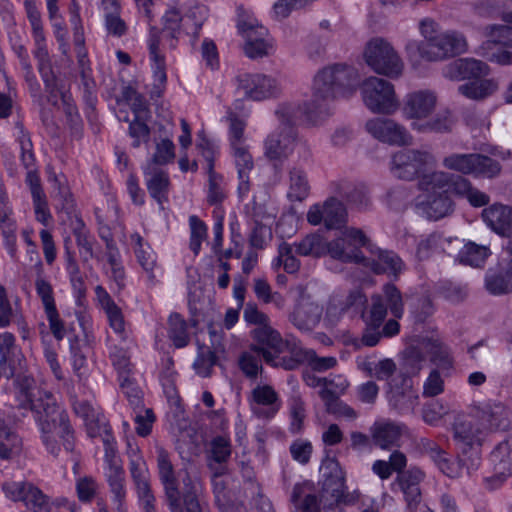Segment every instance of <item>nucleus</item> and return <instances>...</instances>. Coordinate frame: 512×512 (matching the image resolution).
I'll return each instance as SVG.
<instances>
[{
    "instance_id": "1",
    "label": "nucleus",
    "mask_w": 512,
    "mask_h": 512,
    "mask_svg": "<svg viewBox=\"0 0 512 512\" xmlns=\"http://www.w3.org/2000/svg\"><path fill=\"white\" fill-rule=\"evenodd\" d=\"M33 383L32 378H25L24 383L21 384L23 400L19 403V407L35 412L36 421L42 434V441L49 453L54 456L59 455L60 446L57 437L61 439L67 452H73L75 448L74 430L66 410L58 405L53 395L48 392H44L36 402H33L30 392Z\"/></svg>"
},
{
    "instance_id": "2",
    "label": "nucleus",
    "mask_w": 512,
    "mask_h": 512,
    "mask_svg": "<svg viewBox=\"0 0 512 512\" xmlns=\"http://www.w3.org/2000/svg\"><path fill=\"white\" fill-rule=\"evenodd\" d=\"M358 86L357 70L346 63H334L314 76L312 99L305 103L307 119L316 124L332 113L331 103L338 97L352 95Z\"/></svg>"
},
{
    "instance_id": "3",
    "label": "nucleus",
    "mask_w": 512,
    "mask_h": 512,
    "mask_svg": "<svg viewBox=\"0 0 512 512\" xmlns=\"http://www.w3.org/2000/svg\"><path fill=\"white\" fill-rule=\"evenodd\" d=\"M157 468L165 497L171 512H203L198 498V485L186 474L182 479V492L179 490L178 479L175 474L169 453L162 447L156 449Z\"/></svg>"
},
{
    "instance_id": "4",
    "label": "nucleus",
    "mask_w": 512,
    "mask_h": 512,
    "mask_svg": "<svg viewBox=\"0 0 512 512\" xmlns=\"http://www.w3.org/2000/svg\"><path fill=\"white\" fill-rule=\"evenodd\" d=\"M253 339L257 342L251 346V350L262 355L264 361L273 366L285 370L297 369L305 360L303 350L283 340L280 333L270 324L262 325L252 331Z\"/></svg>"
},
{
    "instance_id": "5",
    "label": "nucleus",
    "mask_w": 512,
    "mask_h": 512,
    "mask_svg": "<svg viewBox=\"0 0 512 512\" xmlns=\"http://www.w3.org/2000/svg\"><path fill=\"white\" fill-rule=\"evenodd\" d=\"M451 429L458 450V466L471 474L480 465V448L486 433L472 411L469 414H457Z\"/></svg>"
},
{
    "instance_id": "6",
    "label": "nucleus",
    "mask_w": 512,
    "mask_h": 512,
    "mask_svg": "<svg viewBox=\"0 0 512 512\" xmlns=\"http://www.w3.org/2000/svg\"><path fill=\"white\" fill-rule=\"evenodd\" d=\"M280 125L267 135L263 143L264 156L273 165L274 169L281 171L284 162L292 154L297 132L293 127L294 112L290 105H282L275 112Z\"/></svg>"
},
{
    "instance_id": "7",
    "label": "nucleus",
    "mask_w": 512,
    "mask_h": 512,
    "mask_svg": "<svg viewBox=\"0 0 512 512\" xmlns=\"http://www.w3.org/2000/svg\"><path fill=\"white\" fill-rule=\"evenodd\" d=\"M320 503L323 509H332L340 504L352 505L359 497L357 491L347 492L345 472L334 457H326L321 464Z\"/></svg>"
},
{
    "instance_id": "8",
    "label": "nucleus",
    "mask_w": 512,
    "mask_h": 512,
    "mask_svg": "<svg viewBox=\"0 0 512 512\" xmlns=\"http://www.w3.org/2000/svg\"><path fill=\"white\" fill-rule=\"evenodd\" d=\"M433 30V22L424 20L421 22V32L426 41L420 44L411 42L408 49L416 48L420 56L429 61H439L464 53L467 49L465 37L458 32L450 31L435 36H429L428 30Z\"/></svg>"
},
{
    "instance_id": "9",
    "label": "nucleus",
    "mask_w": 512,
    "mask_h": 512,
    "mask_svg": "<svg viewBox=\"0 0 512 512\" xmlns=\"http://www.w3.org/2000/svg\"><path fill=\"white\" fill-rule=\"evenodd\" d=\"M391 172L401 180L418 181L430 175L429 169L437 164L435 155L428 149L407 148L395 152L391 157Z\"/></svg>"
},
{
    "instance_id": "10",
    "label": "nucleus",
    "mask_w": 512,
    "mask_h": 512,
    "mask_svg": "<svg viewBox=\"0 0 512 512\" xmlns=\"http://www.w3.org/2000/svg\"><path fill=\"white\" fill-rule=\"evenodd\" d=\"M364 58L367 65L377 74L398 78L404 64L392 45L383 38L371 39L365 48Z\"/></svg>"
},
{
    "instance_id": "11",
    "label": "nucleus",
    "mask_w": 512,
    "mask_h": 512,
    "mask_svg": "<svg viewBox=\"0 0 512 512\" xmlns=\"http://www.w3.org/2000/svg\"><path fill=\"white\" fill-rule=\"evenodd\" d=\"M364 104L373 113L392 114L399 108L393 84L375 76L365 79L361 85Z\"/></svg>"
},
{
    "instance_id": "12",
    "label": "nucleus",
    "mask_w": 512,
    "mask_h": 512,
    "mask_svg": "<svg viewBox=\"0 0 512 512\" xmlns=\"http://www.w3.org/2000/svg\"><path fill=\"white\" fill-rule=\"evenodd\" d=\"M180 33L181 29L160 31L156 26H151L149 29L148 49L150 59L153 63V77L155 81L154 88L150 93L151 98L161 97L162 90L167 80L165 56L161 54L159 49L160 34H163V37L168 42L170 49H175L178 44Z\"/></svg>"
},
{
    "instance_id": "13",
    "label": "nucleus",
    "mask_w": 512,
    "mask_h": 512,
    "mask_svg": "<svg viewBox=\"0 0 512 512\" xmlns=\"http://www.w3.org/2000/svg\"><path fill=\"white\" fill-rule=\"evenodd\" d=\"M427 175L417 183L421 193L415 198V208L424 217L431 221H438L450 216L455 210V203L448 190L444 188H424L422 182Z\"/></svg>"
},
{
    "instance_id": "14",
    "label": "nucleus",
    "mask_w": 512,
    "mask_h": 512,
    "mask_svg": "<svg viewBox=\"0 0 512 512\" xmlns=\"http://www.w3.org/2000/svg\"><path fill=\"white\" fill-rule=\"evenodd\" d=\"M368 244V238L362 230L357 228H346L341 237L330 242L326 240L327 248L325 255H330L333 259L344 263L359 264L363 261V253L360 247Z\"/></svg>"
},
{
    "instance_id": "15",
    "label": "nucleus",
    "mask_w": 512,
    "mask_h": 512,
    "mask_svg": "<svg viewBox=\"0 0 512 512\" xmlns=\"http://www.w3.org/2000/svg\"><path fill=\"white\" fill-rule=\"evenodd\" d=\"M5 497L13 502H22L32 512H50L49 497L28 481L7 480L1 484Z\"/></svg>"
},
{
    "instance_id": "16",
    "label": "nucleus",
    "mask_w": 512,
    "mask_h": 512,
    "mask_svg": "<svg viewBox=\"0 0 512 512\" xmlns=\"http://www.w3.org/2000/svg\"><path fill=\"white\" fill-rule=\"evenodd\" d=\"M388 307L395 318L402 317L404 305L401 292L390 283L383 286V295H372L369 312L367 316L363 314L366 324L381 327L386 318Z\"/></svg>"
},
{
    "instance_id": "17",
    "label": "nucleus",
    "mask_w": 512,
    "mask_h": 512,
    "mask_svg": "<svg viewBox=\"0 0 512 512\" xmlns=\"http://www.w3.org/2000/svg\"><path fill=\"white\" fill-rule=\"evenodd\" d=\"M366 130L375 139L392 145L408 146L412 144L413 137L401 124L390 118L376 117L366 122Z\"/></svg>"
},
{
    "instance_id": "18",
    "label": "nucleus",
    "mask_w": 512,
    "mask_h": 512,
    "mask_svg": "<svg viewBox=\"0 0 512 512\" xmlns=\"http://www.w3.org/2000/svg\"><path fill=\"white\" fill-rule=\"evenodd\" d=\"M129 472L143 511L156 512L149 470L144 458L136 452L131 455Z\"/></svg>"
},
{
    "instance_id": "19",
    "label": "nucleus",
    "mask_w": 512,
    "mask_h": 512,
    "mask_svg": "<svg viewBox=\"0 0 512 512\" xmlns=\"http://www.w3.org/2000/svg\"><path fill=\"white\" fill-rule=\"evenodd\" d=\"M307 221L314 226L323 222L328 229H339L347 221V211L341 201L330 197L323 204H314L309 208Z\"/></svg>"
},
{
    "instance_id": "20",
    "label": "nucleus",
    "mask_w": 512,
    "mask_h": 512,
    "mask_svg": "<svg viewBox=\"0 0 512 512\" xmlns=\"http://www.w3.org/2000/svg\"><path fill=\"white\" fill-rule=\"evenodd\" d=\"M237 89L245 98L260 101L279 93L276 79L264 74L243 73L236 77Z\"/></svg>"
},
{
    "instance_id": "21",
    "label": "nucleus",
    "mask_w": 512,
    "mask_h": 512,
    "mask_svg": "<svg viewBox=\"0 0 512 512\" xmlns=\"http://www.w3.org/2000/svg\"><path fill=\"white\" fill-rule=\"evenodd\" d=\"M365 247L369 249L371 256L363 255V261H360L359 265L370 269L375 274L397 276L402 272L404 263L395 252L380 249L372 245L369 240Z\"/></svg>"
},
{
    "instance_id": "22",
    "label": "nucleus",
    "mask_w": 512,
    "mask_h": 512,
    "mask_svg": "<svg viewBox=\"0 0 512 512\" xmlns=\"http://www.w3.org/2000/svg\"><path fill=\"white\" fill-rule=\"evenodd\" d=\"M248 401L252 413L260 419H272L282 405L278 393L268 384L253 388Z\"/></svg>"
},
{
    "instance_id": "23",
    "label": "nucleus",
    "mask_w": 512,
    "mask_h": 512,
    "mask_svg": "<svg viewBox=\"0 0 512 512\" xmlns=\"http://www.w3.org/2000/svg\"><path fill=\"white\" fill-rule=\"evenodd\" d=\"M471 410L485 433L505 430L510 424L509 411L507 407L500 402L480 404L474 406Z\"/></svg>"
},
{
    "instance_id": "24",
    "label": "nucleus",
    "mask_w": 512,
    "mask_h": 512,
    "mask_svg": "<svg viewBox=\"0 0 512 512\" xmlns=\"http://www.w3.org/2000/svg\"><path fill=\"white\" fill-rule=\"evenodd\" d=\"M436 103L437 97L432 91H414L406 95L402 112L407 119L419 122L433 113Z\"/></svg>"
},
{
    "instance_id": "25",
    "label": "nucleus",
    "mask_w": 512,
    "mask_h": 512,
    "mask_svg": "<svg viewBox=\"0 0 512 512\" xmlns=\"http://www.w3.org/2000/svg\"><path fill=\"white\" fill-rule=\"evenodd\" d=\"M422 186L424 188H444L448 191L451 189L453 194L466 199L473 187L467 178L441 170H434L430 175H427L422 182Z\"/></svg>"
},
{
    "instance_id": "26",
    "label": "nucleus",
    "mask_w": 512,
    "mask_h": 512,
    "mask_svg": "<svg viewBox=\"0 0 512 512\" xmlns=\"http://www.w3.org/2000/svg\"><path fill=\"white\" fill-rule=\"evenodd\" d=\"M481 217L484 223L501 237L512 236V207L494 203L483 209Z\"/></svg>"
},
{
    "instance_id": "27",
    "label": "nucleus",
    "mask_w": 512,
    "mask_h": 512,
    "mask_svg": "<svg viewBox=\"0 0 512 512\" xmlns=\"http://www.w3.org/2000/svg\"><path fill=\"white\" fill-rule=\"evenodd\" d=\"M485 288L492 295H505L512 292V258L503 259L485 275Z\"/></svg>"
},
{
    "instance_id": "28",
    "label": "nucleus",
    "mask_w": 512,
    "mask_h": 512,
    "mask_svg": "<svg viewBox=\"0 0 512 512\" xmlns=\"http://www.w3.org/2000/svg\"><path fill=\"white\" fill-rule=\"evenodd\" d=\"M489 66L474 58H460L448 64L444 74L451 80L479 79L489 74Z\"/></svg>"
},
{
    "instance_id": "29",
    "label": "nucleus",
    "mask_w": 512,
    "mask_h": 512,
    "mask_svg": "<svg viewBox=\"0 0 512 512\" xmlns=\"http://www.w3.org/2000/svg\"><path fill=\"white\" fill-rule=\"evenodd\" d=\"M424 472L417 468L411 467L404 473L397 475L395 484H398L404 494L407 507L411 511L417 509L421 501L420 483L424 480Z\"/></svg>"
},
{
    "instance_id": "30",
    "label": "nucleus",
    "mask_w": 512,
    "mask_h": 512,
    "mask_svg": "<svg viewBox=\"0 0 512 512\" xmlns=\"http://www.w3.org/2000/svg\"><path fill=\"white\" fill-rule=\"evenodd\" d=\"M406 429V426L402 423L376 422L371 428L372 440L377 447L389 450L400 445L401 437Z\"/></svg>"
},
{
    "instance_id": "31",
    "label": "nucleus",
    "mask_w": 512,
    "mask_h": 512,
    "mask_svg": "<svg viewBox=\"0 0 512 512\" xmlns=\"http://www.w3.org/2000/svg\"><path fill=\"white\" fill-rule=\"evenodd\" d=\"M322 309L308 298L301 297L290 315L292 324L301 331H311L319 323Z\"/></svg>"
},
{
    "instance_id": "32",
    "label": "nucleus",
    "mask_w": 512,
    "mask_h": 512,
    "mask_svg": "<svg viewBox=\"0 0 512 512\" xmlns=\"http://www.w3.org/2000/svg\"><path fill=\"white\" fill-rule=\"evenodd\" d=\"M37 68L45 85L47 101L54 106L58 105L60 99L63 101V103H66L67 95L58 85L50 57L45 58V54H43V52L39 53Z\"/></svg>"
},
{
    "instance_id": "33",
    "label": "nucleus",
    "mask_w": 512,
    "mask_h": 512,
    "mask_svg": "<svg viewBox=\"0 0 512 512\" xmlns=\"http://www.w3.org/2000/svg\"><path fill=\"white\" fill-rule=\"evenodd\" d=\"M491 461L494 475L489 481L502 483L512 475V442L506 440L499 443L491 452Z\"/></svg>"
},
{
    "instance_id": "34",
    "label": "nucleus",
    "mask_w": 512,
    "mask_h": 512,
    "mask_svg": "<svg viewBox=\"0 0 512 512\" xmlns=\"http://www.w3.org/2000/svg\"><path fill=\"white\" fill-rule=\"evenodd\" d=\"M96 292L101 306L107 315L110 327L122 340H126L128 334L125 329V320L120 307L101 286L96 287Z\"/></svg>"
},
{
    "instance_id": "35",
    "label": "nucleus",
    "mask_w": 512,
    "mask_h": 512,
    "mask_svg": "<svg viewBox=\"0 0 512 512\" xmlns=\"http://www.w3.org/2000/svg\"><path fill=\"white\" fill-rule=\"evenodd\" d=\"M454 243L457 246L461 245V241L458 238H445L442 234L434 232L428 235L425 239L419 241L416 256L421 261L426 260L434 253L447 251L446 245Z\"/></svg>"
},
{
    "instance_id": "36",
    "label": "nucleus",
    "mask_w": 512,
    "mask_h": 512,
    "mask_svg": "<svg viewBox=\"0 0 512 512\" xmlns=\"http://www.w3.org/2000/svg\"><path fill=\"white\" fill-rule=\"evenodd\" d=\"M21 439L7 424L5 413L0 409V458L10 459L21 449Z\"/></svg>"
},
{
    "instance_id": "37",
    "label": "nucleus",
    "mask_w": 512,
    "mask_h": 512,
    "mask_svg": "<svg viewBox=\"0 0 512 512\" xmlns=\"http://www.w3.org/2000/svg\"><path fill=\"white\" fill-rule=\"evenodd\" d=\"M420 344L424 351L430 355V360L439 368L449 369L452 367L453 360L450 349L438 338H422Z\"/></svg>"
},
{
    "instance_id": "38",
    "label": "nucleus",
    "mask_w": 512,
    "mask_h": 512,
    "mask_svg": "<svg viewBox=\"0 0 512 512\" xmlns=\"http://www.w3.org/2000/svg\"><path fill=\"white\" fill-rule=\"evenodd\" d=\"M5 358V360H3L2 357L0 358V369L2 376L6 377L7 379L17 377L16 383L19 387L18 400L20 403L21 400H23V396L21 395V384L24 383L25 378H29L28 376H21L25 370V359L19 350L6 355Z\"/></svg>"
},
{
    "instance_id": "39",
    "label": "nucleus",
    "mask_w": 512,
    "mask_h": 512,
    "mask_svg": "<svg viewBox=\"0 0 512 512\" xmlns=\"http://www.w3.org/2000/svg\"><path fill=\"white\" fill-rule=\"evenodd\" d=\"M73 409L76 415L83 419L90 437L98 436L102 430L107 432V425L101 422L98 413L88 401H75Z\"/></svg>"
},
{
    "instance_id": "40",
    "label": "nucleus",
    "mask_w": 512,
    "mask_h": 512,
    "mask_svg": "<svg viewBox=\"0 0 512 512\" xmlns=\"http://www.w3.org/2000/svg\"><path fill=\"white\" fill-rule=\"evenodd\" d=\"M418 395L411 388H392L388 394L390 406L402 415L412 414L418 405Z\"/></svg>"
},
{
    "instance_id": "41",
    "label": "nucleus",
    "mask_w": 512,
    "mask_h": 512,
    "mask_svg": "<svg viewBox=\"0 0 512 512\" xmlns=\"http://www.w3.org/2000/svg\"><path fill=\"white\" fill-rule=\"evenodd\" d=\"M292 246L297 255L313 258L325 256V249L327 248L326 239L318 232L307 234Z\"/></svg>"
},
{
    "instance_id": "42",
    "label": "nucleus",
    "mask_w": 512,
    "mask_h": 512,
    "mask_svg": "<svg viewBox=\"0 0 512 512\" xmlns=\"http://www.w3.org/2000/svg\"><path fill=\"white\" fill-rule=\"evenodd\" d=\"M319 396L324 402L326 412L336 417L354 419L357 416L355 410L340 400L339 396L330 388H323Z\"/></svg>"
},
{
    "instance_id": "43",
    "label": "nucleus",
    "mask_w": 512,
    "mask_h": 512,
    "mask_svg": "<svg viewBox=\"0 0 512 512\" xmlns=\"http://www.w3.org/2000/svg\"><path fill=\"white\" fill-rule=\"evenodd\" d=\"M105 475L110 492L113 495V501L116 503L117 509L121 511L126 497L125 471L122 466L112 464Z\"/></svg>"
},
{
    "instance_id": "44",
    "label": "nucleus",
    "mask_w": 512,
    "mask_h": 512,
    "mask_svg": "<svg viewBox=\"0 0 512 512\" xmlns=\"http://www.w3.org/2000/svg\"><path fill=\"white\" fill-rule=\"evenodd\" d=\"M146 185L150 196L155 199L161 209H163L164 202L168 200L170 186V180L167 172L163 170H155L151 172Z\"/></svg>"
},
{
    "instance_id": "45",
    "label": "nucleus",
    "mask_w": 512,
    "mask_h": 512,
    "mask_svg": "<svg viewBox=\"0 0 512 512\" xmlns=\"http://www.w3.org/2000/svg\"><path fill=\"white\" fill-rule=\"evenodd\" d=\"M310 185L306 172L300 167H293L289 171L288 198L291 201H303L309 195Z\"/></svg>"
},
{
    "instance_id": "46",
    "label": "nucleus",
    "mask_w": 512,
    "mask_h": 512,
    "mask_svg": "<svg viewBox=\"0 0 512 512\" xmlns=\"http://www.w3.org/2000/svg\"><path fill=\"white\" fill-rule=\"evenodd\" d=\"M339 187V193L357 210L366 211L371 207L372 203L369 191L364 185H349L344 183L339 185Z\"/></svg>"
},
{
    "instance_id": "47",
    "label": "nucleus",
    "mask_w": 512,
    "mask_h": 512,
    "mask_svg": "<svg viewBox=\"0 0 512 512\" xmlns=\"http://www.w3.org/2000/svg\"><path fill=\"white\" fill-rule=\"evenodd\" d=\"M498 89V84L493 79H482L462 84L458 92L472 100H483L492 95Z\"/></svg>"
},
{
    "instance_id": "48",
    "label": "nucleus",
    "mask_w": 512,
    "mask_h": 512,
    "mask_svg": "<svg viewBox=\"0 0 512 512\" xmlns=\"http://www.w3.org/2000/svg\"><path fill=\"white\" fill-rule=\"evenodd\" d=\"M454 121L449 111L437 113L432 119L425 122H413L412 128L421 133L435 132L448 133L452 130Z\"/></svg>"
},
{
    "instance_id": "49",
    "label": "nucleus",
    "mask_w": 512,
    "mask_h": 512,
    "mask_svg": "<svg viewBox=\"0 0 512 512\" xmlns=\"http://www.w3.org/2000/svg\"><path fill=\"white\" fill-rule=\"evenodd\" d=\"M487 41L481 46V50L489 48L491 44H499L504 47L512 48V26L492 24L483 29Z\"/></svg>"
},
{
    "instance_id": "50",
    "label": "nucleus",
    "mask_w": 512,
    "mask_h": 512,
    "mask_svg": "<svg viewBox=\"0 0 512 512\" xmlns=\"http://www.w3.org/2000/svg\"><path fill=\"white\" fill-rule=\"evenodd\" d=\"M168 336L176 348H184L189 343L190 338L187 323L178 313H172L169 316Z\"/></svg>"
},
{
    "instance_id": "51",
    "label": "nucleus",
    "mask_w": 512,
    "mask_h": 512,
    "mask_svg": "<svg viewBox=\"0 0 512 512\" xmlns=\"http://www.w3.org/2000/svg\"><path fill=\"white\" fill-rule=\"evenodd\" d=\"M105 14V26L107 31L117 37L126 33L127 26L118 15V0H103Z\"/></svg>"
},
{
    "instance_id": "52",
    "label": "nucleus",
    "mask_w": 512,
    "mask_h": 512,
    "mask_svg": "<svg viewBox=\"0 0 512 512\" xmlns=\"http://www.w3.org/2000/svg\"><path fill=\"white\" fill-rule=\"evenodd\" d=\"M48 180L53 184L54 197L60 202L61 209L70 212L74 207V200L65 176L49 172Z\"/></svg>"
},
{
    "instance_id": "53",
    "label": "nucleus",
    "mask_w": 512,
    "mask_h": 512,
    "mask_svg": "<svg viewBox=\"0 0 512 512\" xmlns=\"http://www.w3.org/2000/svg\"><path fill=\"white\" fill-rule=\"evenodd\" d=\"M235 163L238 170V176L241 180L239 189H248V172L253 168V159L248 149L244 145L232 147Z\"/></svg>"
},
{
    "instance_id": "54",
    "label": "nucleus",
    "mask_w": 512,
    "mask_h": 512,
    "mask_svg": "<svg viewBox=\"0 0 512 512\" xmlns=\"http://www.w3.org/2000/svg\"><path fill=\"white\" fill-rule=\"evenodd\" d=\"M491 254L488 246L469 242L459 252L460 261L474 267L481 266Z\"/></svg>"
},
{
    "instance_id": "55",
    "label": "nucleus",
    "mask_w": 512,
    "mask_h": 512,
    "mask_svg": "<svg viewBox=\"0 0 512 512\" xmlns=\"http://www.w3.org/2000/svg\"><path fill=\"white\" fill-rule=\"evenodd\" d=\"M472 174L475 177L495 178L502 170L501 164L482 154L474 153Z\"/></svg>"
},
{
    "instance_id": "56",
    "label": "nucleus",
    "mask_w": 512,
    "mask_h": 512,
    "mask_svg": "<svg viewBox=\"0 0 512 512\" xmlns=\"http://www.w3.org/2000/svg\"><path fill=\"white\" fill-rule=\"evenodd\" d=\"M27 14L30 24L32 26V31L35 39L36 49L34 51V57L38 60V56L40 52L45 54V58L49 57V53L47 51L46 45L44 43L45 37L43 33V27L41 22V16L39 11L35 6L29 4L27 5Z\"/></svg>"
},
{
    "instance_id": "57",
    "label": "nucleus",
    "mask_w": 512,
    "mask_h": 512,
    "mask_svg": "<svg viewBox=\"0 0 512 512\" xmlns=\"http://www.w3.org/2000/svg\"><path fill=\"white\" fill-rule=\"evenodd\" d=\"M37 278L35 280V289L37 295L40 297L44 307V311H48L56 308L53 288L51 284L42 277L43 265L39 257L37 256L36 262Z\"/></svg>"
},
{
    "instance_id": "58",
    "label": "nucleus",
    "mask_w": 512,
    "mask_h": 512,
    "mask_svg": "<svg viewBox=\"0 0 512 512\" xmlns=\"http://www.w3.org/2000/svg\"><path fill=\"white\" fill-rule=\"evenodd\" d=\"M474 153H454L443 158L442 165L449 170L457 171L463 175L472 174Z\"/></svg>"
},
{
    "instance_id": "59",
    "label": "nucleus",
    "mask_w": 512,
    "mask_h": 512,
    "mask_svg": "<svg viewBox=\"0 0 512 512\" xmlns=\"http://www.w3.org/2000/svg\"><path fill=\"white\" fill-rule=\"evenodd\" d=\"M216 351L208 348L200 347L197 357L193 363V368L201 377H210L212 368L218 363Z\"/></svg>"
},
{
    "instance_id": "60",
    "label": "nucleus",
    "mask_w": 512,
    "mask_h": 512,
    "mask_svg": "<svg viewBox=\"0 0 512 512\" xmlns=\"http://www.w3.org/2000/svg\"><path fill=\"white\" fill-rule=\"evenodd\" d=\"M76 244L79 248L82 261L88 262L95 257L93 250L94 238L85 230L84 223L79 220L78 226L73 231Z\"/></svg>"
},
{
    "instance_id": "61",
    "label": "nucleus",
    "mask_w": 512,
    "mask_h": 512,
    "mask_svg": "<svg viewBox=\"0 0 512 512\" xmlns=\"http://www.w3.org/2000/svg\"><path fill=\"white\" fill-rule=\"evenodd\" d=\"M209 454L210 459L218 464L217 467L225 466L224 463L231 456L230 441L223 436L213 438L210 443Z\"/></svg>"
},
{
    "instance_id": "62",
    "label": "nucleus",
    "mask_w": 512,
    "mask_h": 512,
    "mask_svg": "<svg viewBox=\"0 0 512 512\" xmlns=\"http://www.w3.org/2000/svg\"><path fill=\"white\" fill-rule=\"evenodd\" d=\"M238 30L245 39V43L269 42L268 30L257 23L239 22Z\"/></svg>"
},
{
    "instance_id": "63",
    "label": "nucleus",
    "mask_w": 512,
    "mask_h": 512,
    "mask_svg": "<svg viewBox=\"0 0 512 512\" xmlns=\"http://www.w3.org/2000/svg\"><path fill=\"white\" fill-rule=\"evenodd\" d=\"M207 173L209 176L207 202L210 205H219L226 198L222 186L223 178L221 175L217 174L212 167L207 170Z\"/></svg>"
},
{
    "instance_id": "64",
    "label": "nucleus",
    "mask_w": 512,
    "mask_h": 512,
    "mask_svg": "<svg viewBox=\"0 0 512 512\" xmlns=\"http://www.w3.org/2000/svg\"><path fill=\"white\" fill-rule=\"evenodd\" d=\"M119 382L120 388L127 397L131 407L134 410L141 409L143 407V393L134 380L129 375H122L119 378Z\"/></svg>"
}]
</instances>
